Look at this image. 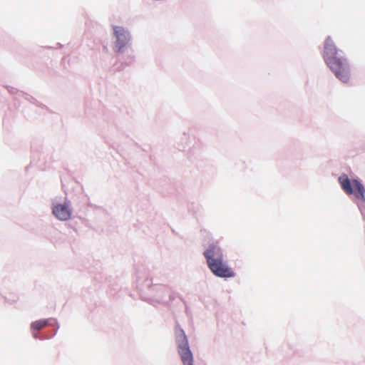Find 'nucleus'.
<instances>
[{"label": "nucleus", "mask_w": 365, "mask_h": 365, "mask_svg": "<svg viewBox=\"0 0 365 365\" xmlns=\"http://www.w3.org/2000/svg\"><path fill=\"white\" fill-rule=\"evenodd\" d=\"M204 256L208 263V257L212 260L222 259V251L216 245H211L210 247L204 252Z\"/></svg>", "instance_id": "423d86ee"}, {"label": "nucleus", "mask_w": 365, "mask_h": 365, "mask_svg": "<svg viewBox=\"0 0 365 365\" xmlns=\"http://www.w3.org/2000/svg\"><path fill=\"white\" fill-rule=\"evenodd\" d=\"M339 182L347 195L354 194L356 198L361 200H365V189L359 181L357 180L351 181L346 174H343L339 177Z\"/></svg>", "instance_id": "f03ea898"}, {"label": "nucleus", "mask_w": 365, "mask_h": 365, "mask_svg": "<svg viewBox=\"0 0 365 365\" xmlns=\"http://www.w3.org/2000/svg\"><path fill=\"white\" fill-rule=\"evenodd\" d=\"M53 215L60 220H68L71 215V210L68 204H57L52 209Z\"/></svg>", "instance_id": "39448f33"}, {"label": "nucleus", "mask_w": 365, "mask_h": 365, "mask_svg": "<svg viewBox=\"0 0 365 365\" xmlns=\"http://www.w3.org/2000/svg\"><path fill=\"white\" fill-rule=\"evenodd\" d=\"M338 52L333 41L328 38L324 43V58L325 63L338 79L346 83L350 77L349 65L346 58L339 56Z\"/></svg>", "instance_id": "f257e3e1"}, {"label": "nucleus", "mask_w": 365, "mask_h": 365, "mask_svg": "<svg viewBox=\"0 0 365 365\" xmlns=\"http://www.w3.org/2000/svg\"><path fill=\"white\" fill-rule=\"evenodd\" d=\"M207 265L212 273L220 277H233L235 274L231 268H230L222 259L212 260L208 257Z\"/></svg>", "instance_id": "7ed1b4c3"}, {"label": "nucleus", "mask_w": 365, "mask_h": 365, "mask_svg": "<svg viewBox=\"0 0 365 365\" xmlns=\"http://www.w3.org/2000/svg\"><path fill=\"white\" fill-rule=\"evenodd\" d=\"M114 34L117 38V45L120 48L128 41V34L123 28L119 26L114 27Z\"/></svg>", "instance_id": "0eeeda50"}, {"label": "nucleus", "mask_w": 365, "mask_h": 365, "mask_svg": "<svg viewBox=\"0 0 365 365\" xmlns=\"http://www.w3.org/2000/svg\"><path fill=\"white\" fill-rule=\"evenodd\" d=\"M48 324V320L47 319H40L34 322L31 325V328L33 330H41L43 327H45Z\"/></svg>", "instance_id": "6e6552de"}, {"label": "nucleus", "mask_w": 365, "mask_h": 365, "mask_svg": "<svg viewBox=\"0 0 365 365\" xmlns=\"http://www.w3.org/2000/svg\"><path fill=\"white\" fill-rule=\"evenodd\" d=\"M178 353L184 365H193L192 354L190 350L187 337L184 332L178 339Z\"/></svg>", "instance_id": "20e7f679"}]
</instances>
